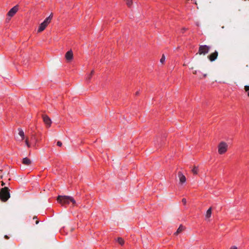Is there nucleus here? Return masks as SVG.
Segmentation results:
<instances>
[{
    "label": "nucleus",
    "mask_w": 249,
    "mask_h": 249,
    "mask_svg": "<svg viewBox=\"0 0 249 249\" xmlns=\"http://www.w3.org/2000/svg\"><path fill=\"white\" fill-rule=\"evenodd\" d=\"M57 201L62 206L72 204V206L77 205L76 202L74 198L69 196H59L57 199Z\"/></svg>",
    "instance_id": "nucleus-1"
},
{
    "label": "nucleus",
    "mask_w": 249,
    "mask_h": 249,
    "mask_svg": "<svg viewBox=\"0 0 249 249\" xmlns=\"http://www.w3.org/2000/svg\"><path fill=\"white\" fill-rule=\"evenodd\" d=\"M10 196L9 190L8 187H5L0 190V199L2 201L6 202Z\"/></svg>",
    "instance_id": "nucleus-2"
},
{
    "label": "nucleus",
    "mask_w": 249,
    "mask_h": 249,
    "mask_svg": "<svg viewBox=\"0 0 249 249\" xmlns=\"http://www.w3.org/2000/svg\"><path fill=\"white\" fill-rule=\"evenodd\" d=\"M52 18V16L51 15L48 17L45 18L44 21L41 23L39 26L38 29L37 30L38 33H40L44 31L46 27L48 25V24L50 23Z\"/></svg>",
    "instance_id": "nucleus-3"
},
{
    "label": "nucleus",
    "mask_w": 249,
    "mask_h": 249,
    "mask_svg": "<svg viewBox=\"0 0 249 249\" xmlns=\"http://www.w3.org/2000/svg\"><path fill=\"white\" fill-rule=\"evenodd\" d=\"M218 152L220 155L225 154L228 150V145L225 142H220L217 146Z\"/></svg>",
    "instance_id": "nucleus-4"
},
{
    "label": "nucleus",
    "mask_w": 249,
    "mask_h": 249,
    "mask_svg": "<svg viewBox=\"0 0 249 249\" xmlns=\"http://www.w3.org/2000/svg\"><path fill=\"white\" fill-rule=\"evenodd\" d=\"M210 49V47L207 45H200L198 49V53L199 54L205 55L207 54Z\"/></svg>",
    "instance_id": "nucleus-5"
},
{
    "label": "nucleus",
    "mask_w": 249,
    "mask_h": 249,
    "mask_svg": "<svg viewBox=\"0 0 249 249\" xmlns=\"http://www.w3.org/2000/svg\"><path fill=\"white\" fill-rule=\"evenodd\" d=\"M43 120L45 124L47 127H50L52 124V120L47 115H43L42 116Z\"/></svg>",
    "instance_id": "nucleus-6"
},
{
    "label": "nucleus",
    "mask_w": 249,
    "mask_h": 249,
    "mask_svg": "<svg viewBox=\"0 0 249 249\" xmlns=\"http://www.w3.org/2000/svg\"><path fill=\"white\" fill-rule=\"evenodd\" d=\"M178 177L179 178V184H182L184 183L186 181V178L184 175H183L182 172H178Z\"/></svg>",
    "instance_id": "nucleus-7"
},
{
    "label": "nucleus",
    "mask_w": 249,
    "mask_h": 249,
    "mask_svg": "<svg viewBox=\"0 0 249 249\" xmlns=\"http://www.w3.org/2000/svg\"><path fill=\"white\" fill-rule=\"evenodd\" d=\"M18 11V6L17 5L11 8L8 13V16L13 17Z\"/></svg>",
    "instance_id": "nucleus-8"
},
{
    "label": "nucleus",
    "mask_w": 249,
    "mask_h": 249,
    "mask_svg": "<svg viewBox=\"0 0 249 249\" xmlns=\"http://www.w3.org/2000/svg\"><path fill=\"white\" fill-rule=\"evenodd\" d=\"M217 56L218 52L216 51H215L214 52L209 55L208 56V58L211 61H213L217 58Z\"/></svg>",
    "instance_id": "nucleus-9"
},
{
    "label": "nucleus",
    "mask_w": 249,
    "mask_h": 249,
    "mask_svg": "<svg viewBox=\"0 0 249 249\" xmlns=\"http://www.w3.org/2000/svg\"><path fill=\"white\" fill-rule=\"evenodd\" d=\"M65 58L68 61H70L73 58V53L72 51L70 50L67 52L65 54Z\"/></svg>",
    "instance_id": "nucleus-10"
},
{
    "label": "nucleus",
    "mask_w": 249,
    "mask_h": 249,
    "mask_svg": "<svg viewBox=\"0 0 249 249\" xmlns=\"http://www.w3.org/2000/svg\"><path fill=\"white\" fill-rule=\"evenodd\" d=\"M18 135L21 137V141H23L25 139V135L24 132H23V130L21 128H19L18 129Z\"/></svg>",
    "instance_id": "nucleus-11"
},
{
    "label": "nucleus",
    "mask_w": 249,
    "mask_h": 249,
    "mask_svg": "<svg viewBox=\"0 0 249 249\" xmlns=\"http://www.w3.org/2000/svg\"><path fill=\"white\" fill-rule=\"evenodd\" d=\"M22 163L26 165H29L31 163V161L29 158H24L22 160Z\"/></svg>",
    "instance_id": "nucleus-12"
},
{
    "label": "nucleus",
    "mask_w": 249,
    "mask_h": 249,
    "mask_svg": "<svg viewBox=\"0 0 249 249\" xmlns=\"http://www.w3.org/2000/svg\"><path fill=\"white\" fill-rule=\"evenodd\" d=\"M94 73V71L93 70H92L91 71V72L89 73L88 74L86 77V81H89L91 80Z\"/></svg>",
    "instance_id": "nucleus-13"
},
{
    "label": "nucleus",
    "mask_w": 249,
    "mask_h": 249,
    "mask_svg": "<svg viewBox=\"0 0 249 249\" xmlns=\"http://www.w3.org/2000/svg\"><path fill=\"white\" fill-rule=\"evenodd\" d=\"M212 215V208H210L206 212V217L208 218L211 216Z\"/></svg>",
    "instance_id": "nucleus-14"
},
{
    "label": "nucleus",
    "mask_w": 249,
    "mask_h": 249,
    "mask_svg": "<svg viewBox=\"0 0 249 249\" xmlns=\"http://www.w3.org/2000/svg\"><path fill=\"white\" fill-rule=\"evenodd\" d=\"M184 230V227L182 225H180V226L178 229L177 231L175 233L176 235L178 234V233H180L182 231H183Z\"/></svg>",
    "instance_id": "nucleus-15"
},
{
    "label": "nucleus",
    "mask_w": 249,
    "mask_h": 249,
    "mask_svg": "<svg viewBox=\"0 0 249 249\" xmlns=\"http://www.w3.org/2000/svg\"><path fill=\"white\" fill-rule=\"evenodd\" d=\"M128 7H130L133 3V0H124Z\"/></svg>",
    "instance_id": "nucleus-16"
},
{
    "label": "nucleus",
    "mask_w": 249,
    "mask_h": 249,
    "mask_svg": "<svg viewBox=\"0 0 249 249\" xmlns=\"http://www.w3.org/2000/svg\"><path fill=\"white\" fill-rule=\"evenodd\" d=\"M198 167L197 166H195L192 169V172L194 175H197L198 173Z\"/></svg>",
    "instance_id": "nucleus-17"
},
{
    "label": "nucleus",
    "mask_w": 249,
    "mask_h": 249,
    "mask_svg": "<svg viewBox=\"0 0 249 249\" xmlns=\"http://www.w3.org/2000/svg\"><path fill=\"white\" fill-rule=\"evenodd\" d=\"M197 76L199 78H205L206 76V74H203L200 71H198Z\"/></svg>",
    "instance_id": "nucleus-18"
},
{
    "label": "nucleus",
    "mask_w": 249,
    "mask_h": 249,
    "mask_svg": "<svg viewBox=\"0 0 249 249\" xmlns=\"http://www.w3.org/2000/svg\"><path fill=\"white\" fill-rule=\"evenodd\" d=\"M117 242L119 244H120L121 246H123L124 244V240L123 238L121 237H119L117 239Z\"/></svg>",
    "instance_id": "nucleus-19"
},
{
    "label": "nucleus",
    "mask_w": 249,
    "mask_h": 249,
    "mask_svg": "<svg viewBox=\"0 0 249 249\" xmlns=\"http://www.w3.org/2000/svg\"><path fill=\"white\" fill-rule=\"evenodd\" d=\"M244 89L247 92L248 96L249 97V86H245L244 87Z\"/></svg>",
    "instance_id": "nucleus-20"
},
{
    "label": "nucleus",
    "mask_w": 249,
    "mask_h": 249,
    "mask_svg": "<svg viewBox=\"0 0 249 249\" xmlns=\"http://www.w3.org/2000/svg\"><path fill=\"white\" fill-rule=\"evenodd\" d=\"M25 144L28 147V148H30L31 146V144L30 143L29 141H28V138H26L25 139Z\"/></svg>",
    "instance_id": "nucleus-21"
},
{
    "label": "nucleus",
    "mask_w": 249,
    "mask_h": 249,
    "mask_svg": "<svg viewBox=\"0 0 249 249\" xmlns=\"http://www.w3.org/2000/svg\"><path fill=\"white\" fill-rule=\"evenodd\" d=\"M165 61V56L164 54H162L161 58L160 59V62L161 64H163Z\"/></svg>",
    "instance_id": "nucleus-22"
},
{
    "label": "nucleus",
    "mask_w": 249,
    "mask_h": 249,
    "mask_svg": "<svg viewBox=\"0 0 249 249\" xmlns=\"http://www.w3.org/2000/svg\"><path fill=\"white\" fill-rule=\"evenodd\" d=\"M182 203H183L184 205H185L186 204V202H187L186 199L185 198H183L182 199Z\"/></svg>",
    "instance_id": "nucleus-23"
},
{
    "label": "nucleus",
    "mask_w": 249,
    "mask_h": 249,
    "mask_svg": "<svg viewBox=\"0 0 249 249\" xmlns=\"http://www.w3.org/2000/svg\"><path fill=\"white\" fill-rule=\"evenodd\" d=\"M62 145V143L60 141H58L57 142V145L58 146H61Z\"/></svg>",
    "instance_id": "nucleus-24"
},
{
    "label": "nucleus",
    "mask_w": 249,
    "mask_h": 249,
    "mask_svg": "<svg viewBox=\"0 0 249 249\" xmlns=\"http://www.w3.org/2000/svg\"><path fill=\"white\" fill-rule=\"evenodd\" d=\"M197 72H198V71H196V70H195V71H193V74H196V75L197 74Z\"/></svg>",
    "instance_id": "nucleus-25"
},
{
    "label": "nucleus",
    "mask_w": 249,
    "mask_h": 249,
    "mask_svg": "<svg viewBox=\"0 0 249 249\" xmlns=\"http://www.w3.org/2000/svg\"><path fill=\"white\" fill-rule=\"evenodd\" d=\"M230 249H237V248L235 246H232Z\"/></svg>",
    "instance_id": "nucleus-26"
},
{
    "label": "nucleus",
    "mask_w": 249,
    "mask_h": 249,
    "mask_svg": "<svg viewBox=\"0 0 249 249\" xmlns=\"http://www.w3.org/2000/svg\"><path fill=\"white\" fill-rule=\"evenodd\" d=\"M139 94H140V91H137L135 93L136 95H138Z\"/></svg>",
    "instance_id": "nucleus-27"
},
{
    "label": "nucleus",
    "mask_w": 249,
    "mask_h": 249,
    "mask_svg": "<svg viewBox=\"0 0 249 249\" xmlns=\"http://www.w3.org/2000/svg\"><path fill=\"white\" fill-rule=\"evenodd\" d=\"M1 185L2 186H3L5 185V183L3 181H2Z\"/></svg>",
    "instance_id": "nucleus-28"
},
{
    "label": "nucleus",
    "mask_w": 249,
    "mask_h": 249,
    "mask_svg": "<svg viewBox=\"0 0 249 249\" xmlns=\"http://www.w3.org/2000/svg\"><path fill=\"white\" fill-rule=\"evenodd\" d=\"M3 178V176L0 173V178L2 179Z\"/></svg>",
    "instance_id": "nucleus-29"
},
{
    "label": "nucleus",
    "mask_w": 249,
    "mask_h": 249,
    "mask_svg": "<svg viewBox=\"0 0 249 249\" xmlns=\"http://www.w3.org/2000/svg\"><path fill=\"white\" fill-rule=\"evenodd\" d=\"M5 238L6 239H9V237H8V236L7 235H5Z\"/></svg>",
    "instance_id": "nucleus-30"
},
{
    "label": "nucleus",
    "mask_w": 249,
    "mask_h": 249,
    "mask_svg": "<svg viewBox=\"0 0 249 249\" xmlns=\"http://www.w3.org/2000/svg\"><path fill=\"white\" fill-rule=\"evenodd\" d=\"M39 223V221L36 220V224H37Z\"/></svg>",
    "instance_id": "nucleus-31"
},
{
    "label": "nucleus",
    "mask_w": 249,
    "mask_h": 249,
    "mask_svg": "<svg viewBox=\"0 0 249 249\" xmlns=\"http://www.w3.org/2000/svg\"><path fill=\"white\" fill-rule=\"evenodd\" d=\"M1 171H2V170H1V169H0V172H1Z\"/></svg>",
    "instance_id": "nucleus-32"
}]
</instances>
